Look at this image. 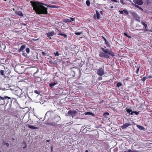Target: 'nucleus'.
<instances>
[{"instance_id": "f3484780", "label": "nucleus", "mask_w": 152, "mask_h": 152, "mask_svg": "<svg viewBox=\"0 0 152 152\" xmlns=\"http://www.w3.org/2000/svg\"><path fill=\"white\" fill-rule=\"evenodd\" d=\"M102 37L104 39V41H105V44H106L107 45V47H109V45H107V44L108 43V42L107 41V40L104 37Z\"/></svg>"}, {"instance_id": "6e6d98bb", "label": "nucleus", "mask_w": 152, "mask_h": 152, "mask_svg": "<svg viewBox=\"0 0 152 152\" xmlns=\"http://www.w3.org/2000/svg\"><path fill=\"white\" fill-rule=\"evenodd\" d=\"M132 152H137V151H132Z\"/></svg>"}, {"instance_id": "a18cd8bd", "label": "nucleus", "mask_w": 152, "mask_h": 152, "mask_svg": "<svg viewBox=\"0 0 152 152\" xmlns=\"http://www.w3.org/2000/svg\"><path fill=\"white\" fill-rule=\"evenodd\" d=\"M137 20L139 21H140V18H138V19H137Z\"/></svg>"}, {"instance_id": "1a4fd4ad", "label": "nucleus", "mask_w": 152, "mask_h": 152, "mask_svg": "<svg viewBox=\"0 0 152 152\" xmlns=\"http://www.w3.org/2000/svg\"><path fill=\"white\" fill-rule=\"evenodd\" d=\"M75 18H70V19H64L63 20V21L65 23L70 22L71 21H73L75 20Z\"/></svg>"}, {"instance_id": "423d86ee", "label": "nucleus", "mask_w": 152, "mask_h": 152, "mask_svg": "<svg viewBox=\"0 0 152 152\" xmlns=\"http://www.w3.org/2000/svg\"><path fill=\"white\" fill-rule=\"evenodd\" d=\"M96 15H94V16L95 18H97V19H99L101 17V14H102L101 12H99L97 11H96Z\"/></svg>"}, {"instance_id": "b1692460", "label": "nucleus", "mask_w": 152, "mask_h": 152, "mask_svg": "<svg viewBox=\"0 0 152 152\" xmlns=\"http://www.w3.org/2000/svg\"><path fill=\"white\" fill-rule=\"evenodd\" d=\"M135 66L136 67V73H138V71H139V67L138 66Z\"/></svg>"}, {"instance_id": "7c9ffc66", "label": "nucleus", "mask_w": 152, "mask_h": 152, "mask_svg": "<svg viewBox=\"0 0 152 152\" xmlns=\"http://www.w3.org/2000/svg\"><path fill=\"white\" fill-rule=\"evenodd\" d=\"M54 55L55 56H58L59 54L58 52L57 51L56 53H54Z\"/></svg>"}, {"instance_id": "58836bf2", "label": "nucleus", "mask_w": 152, "mask_h": 152, "mask_svg": "<svg viewBox=\"0 0 152 152\" xmlns=\"http://www.w3.org/2000/svg\"><path fill=\"white\" fill-rule=\"evenodd\" d=\"M127 152H132V151L131 150L129 149L127 151Z\"/></svg>"}, {"instance_id": "f257e3e1", "label": "nucleus", "mask_w": 152, "mask_h": 152, "mask_svg": "<svg viewBox=\"0 0 152 152\" xmlns=\"http://www.w3.org/2000/svg\"><path fill=\"white\" fill-rule=\"evenodd\" d=\"M34 10L38 14H47V9L42 4V3L38 1H31Z\"/></svg>"}, {"instance_id": "bf43d9fd", "label": "nucleus", "mask_w": 152, "mask_h": 152, "mask_svg": "<svg viewBox=\"0 0 152 152\" xmlns=\"http://www.w3.org/2000/svg\"><path fill=\"white\" fill-rule=\"evenodd\" d=\"M137 152H139L138 151H137Z\"/></svg>"}, {"instance_id": "49530a36", "label": "nucleus", "mask_w": 152, "mask_h": 152, "mask_svg": "<svg viewBox=\"0 0 152 152\" xmlns=\"http://www.w3.org/2000/svg\"><path fill=\"white\" fill-rule=\"evenodd\" d=\"M133 16H134V17H135V16H136V15L135 14V13H134V14H133Z\"/></svg>"}, {"instance_id": "72a5a7b5", "label": "nucleus", "mask_w": 152, "mask_h": 152, "mask_svg": "<svg viewBox=\"0 0 152 152\" xmlns=\"http://www.w3.org/2000/svg\"><path fill=\"white\" fill-rule=\"evenodd\" d=\"M34 92L37 94H39V93L38 91L37 90H35L34 91Z\"/></svg>"}, {"instance_id": "aec40b11", "label": "nucleus", "mask_w": 152, "mask_h": 152, "mask_svg": "<svg viewBox=\"0 0 152 152\" xmlns=\"http://www.w3.org/2000/svg\"><path fill=\"white\" fill-rule=\"evenodd\" d=\"M141 23L144 26L145 28H146V27L147 26V25L144 22H141Z\"/></svg>"}, {"instance_id": "052dcab7", "label": "nucleus", "mask_w": 152, "mask_h": 152, "mask_svg": "<svg viewBox=\"0 0 152 152\" xmlns=\"http://www.w3.org/2000/svg\"><path fill=\"white\" fill-rule=\"evenodd\" d=\"M151 19H152V17L151 18Z\"/></svg>"}, {"instance_id": "4be33fe9", "label": "nucleus", "mask_w": 152, "mask_h": 152, "mask_svg": "<svg viewBox=\"0 0 152 152\" xmlns=\"http://www.w3.org/2000/svg\"><path fill=\"white\" fill-rule=\"evenodd\" d=\"M86 4L88 6H89L90 5V2L89 0H87L86 1Z\"/></svg>"}, {"instance_id": "20e7f679", "label": "nucleus", "mask_w": 152, "mask_h": 152, "mask_svg": "<svg viewBox=\"0 0 152 152\" xmlns=\"http://www.w3.org/2000/svg\"><path fill=\"white\" fill-rule=\"evenodd\" d=\"M131 125V124L129 122L124 124L121 126V127L122 129H124L126 128L127 127Z\"/></svg>"}, {"instance_id": "ea45409f", "label": "nucleus", "mask_w": 152, "mask_h": 152, "mask_svg": "<svg viewBox=\"0 0 152 152\" xmlns=\"http://www.w3.org/2000/svg\"><path fill=\"white\" fill-rule=\"evenodd\" d=\"M134 113L136 115H137L139 114V113L137 112H134Z\"/></svg>"}, {"instance_id": "c85d7f7f", "label": "nucleus", "mask_w": 152, "mask_h": 152, "mask_svg": "<svg viewBox=\"0 0 152 152\" xmlns=\"http://www.w3.org/2000/svg\"><path fill=\"white\" fill-rule=\"evenodd\" d=\"M147 78V77H144L142 79V80L143 81H145Z\"/></svg>"}, {"instance_id": "cd10ccee", "label": "nucleus", "mask_w": 152, "mask_h": 152, "mask_svg": "<svg viewBox=\"0 0 152 152\" xmlns=\"http://www.w3.org/2000/svg\"><path fill=\"white\" fill-rule=\"evenodd\" d=\"M26 51L27 53H29L30 51L29 49L28 48H27L26 49Z\"/></svg>"}, {"instance_id": "f03ea898", "label": "nucleus", "mask_w": 152, "mask_h": 152, "mask_svg": "<svg viewBox=\"0 0 152 152\" xmlns=\"http://www.w3.org/2000/svg\"><path fill=\"white\" fill-rule=\"evenodd\" d=\"M103 52H100L99 56L103 58H110V57H113L115 55L114 53L111 50L107 49L106 48H101Z\"/></svg>"}, {"instance_id": "a211bd4d", "label": "nucleus", "mask_w": 152, "mask_h": 152, "mask_svg": "<svg viewBox=\"0 0 152 152\" xmlns=\"http://www.w3.org/2000/svg\"><path fill=\"white\" fill-rule=\"evenodd\" d=\"M8 98L9 99H11L10 97H8L7 96H5L4 97V98H3L0 96V99H6V98Z\"/></svg>"}, {"instance_id": "a19ab883", "label": "nucleus", "mask_w": 152, "mask_h": 152, "mask_svg": "<svg viewBox=\"0 0 152 152\" xmlns=\"http://www.w3.org/2000/svg\"><path fill=\"white\" fill-rule=\"evenodd\" d=\"M102 79V78L101 77H99V78H98V79L99 80H101Z\"/></svg>"}, {"instance_id": "680f3d73", "label": "nucleus", "mask_w": 152, "mask_h": 152, "mask_svg": "<svg viewBox=\"0 0 152 152\" xmlns=\"http://www.w3.org/2000/svg\"><path fill=\"white\" fill-rule=\"evenodd\" d=\"M4 0L5 1H6L7 0Z\"/></svg>"}, {"instance_id": "4468645a", "label": "nucleus", "mask_w": 152, "mask_h": 152, "mask_svg": "<svg viewBox=\"0 0 152 152\" xmlns=\"http://www.w3.org/2000/svg\"><path fill=\"white\" fill-rule=\"evenodd\" d=\"M25 48V46L24 45H22L20 48L19 50L18 51L19 52H20L21 51H22L23 50H24Z\"/></svg>"}, {"instance_id": "ddd939ff", "label": "nucleus", "mask_w": 152, "mask_h": 152, "mask_svg": "<svg viewBox=\"0 0 152 152\" xmlns=\"http://www.w3.org/2000/svg\"><path fill=\"white\" fill-rule=\"evenodd\" d=\"M16 14L18 15L21 16H23V15L22 12L20 11H17L16 12Z\"/></svg>"}, {"instance_id": "a878e982", "label": "nucleus", "mask_w": 152, "mask_h": 152, "mask_svg": "<svg viewBox=\"0 0 152 152\" xmlns=\"http://www.w3.org/2000/svg\"><path fill=\"white\" fill-rule=\"evenodd\" d=\"M4 71L3 70H1L0 71V73L1 75H4Z\"/></svg>"}, {"instance_id": "c9c22d12", "label": "nucleus", "mask_w": 152, "mask_h": 152, "mask_svg": "<svg viewBox=\"0 0 152 152\" xmlns=\"http://www.w3.org/2000/svg\"><path fill=\"white\" fill-rule=\"evenodd\" d=\"M42 54L43 56L46 55V53H45V52H42Z\"/></svg>"}, {"instance_id": "f8f14e48", "label": "nucleus", "mask_w": 152, "mask_h": 152, "mask_svg": "<svg viewBox=\"0 0 152 152\" xmlns=\"http://www.w3.org/2000/svg\"><path fill=\"white\" fill-rule=\"evenodd\" d=\"M137 126L140 130H144L145 129V128L143 127L142 126H140L139 125H137Z\"/></svg>"}, {"instance_id": "e433bc0d", "label": "nucleus", "mask_w": 152, "mask_h": 152, "mask_svg": "<svg viewBox=\"0 0 152 152\" xmlns=\"http://www.w3.org/2000/svg\"><path fill=\"white\" fill-rule=\"evenodd\" d=\"M50 6H51V7H51V8H56V6H55L50 5Z\"/></svg>"}, {"instance_id": "393cba45", "label": "nucleus", "mask_w": 152, "mask_h": 152, "mask_svg": "<svg viewBox=\"0 0 152 152\" xmlns=\"http://www.w3.org/2000/svg\"><path fill=\"white\" fill-rule=\"evenodd\" d=\"M42 4L43 5L45 6H47V7H51V6H50V5H48V4H44L43 3H42Z\"/></svg>"}, {"instance_id": "2f4dec72", "label": "nucleus", "mask_w": 152, "mask_h": 152, "mask_svg": "<svg viewBox=\"0 0 152 152\" xmlns=\"http://www.w3.org/2000/svg\"><path fill=\"white\" fill-rule=\"evenodd\" d=\"M112 1H113V2H119V1H118L116 0H111Z\"/></svg>"}, {"instance_id": "dca6fc26", "label": "nucleus", "mask_w": 152, "mask_h": 152, "mask_svg": "<svg viewBox=\"0 0 152 152\" xmlns=\"http://www.w3.org/2000/svg\"><path fill=\"white\" fill-rule=\"evenodd\" d=\"M57 84V83L53 82L52 83L50 84H49L50 86L51 87H53L54 86H55L56 84Z\"/></svg>"}, {"instance_id": "2eb2a0df", "label": "nucleus", "mask_w": 152, "mask_h": 152, "mask_svg": "<svg viewBox=\"0 0 152 152\" xmlns=\"http://www.w3.org/2000/svg\"><path fill=\"white\" fill-rule=\"evenodd\" d=\"M28 127L30 129H38V128L37 127L31 125L29 126Z\"/></svg>"}, {"instance_id": "c756f323", "label": "nucleus", "mask_w": 152, "mask_h": 152, "mask_svg": "<svg viewBox=\"0 0 152 152\" xmlns=\"http://www.w3.org/2000/svg\"><path fill=\"white\" fill-rule=\"evenodd\" d=\"M126 15H128L129 14V12L125 10H124V12Z\"/></svg>"}, {"instance_id": "f704fd0d", "label": "nucleus", "mask_w": 152, "mask_h": 152, "mask_svg": "<svg viewBox=\"0 0 152 152\" xmlns=\"http://www.w3.org/2000/svg\"><path fill=\"white\" fill-rule=\"evenodd\" d=\"M124 12V10L123 11H120V12L121 14H123Z\"/></svg>"}, {"instance_id": "6e6552de", "label": "nucleus", "mask_w": 152, "mask_h": 152, "mask_svg": "<svg viewBox=\"0 0 152 152\" xmlns=\"http://www.w3.org/2000/svg\"><path fill=\"white\" fill-rule=\"evenodd\" d=\"M133 2L135 4L141 5L143 4V1L142 0H133Z\"/></svg>"}, {"instance_id": "0eeeda50", "label": "nucleus", "mask_w": 152, "mask_h": 152, "mask_svg": "<svg viewBox=\"0 0 152 152\" xmlns=\"http://www.w3.org/2000/svg\"><path fill=\"white\" fill-rule=\"evenodd\" d=\"M97 74L100 76H102L104 74V70L102 68H101L99 69L97 72Z\"/></svg>"}, {"instance_id": "37998d69", "label": "nucleus", "mask_w": 152, "mask_h": 152, "mask_svg": "<svg viewBox=\"0 0 152 152\" xmlns=\"http://www.w3.org/2000/svg\"><path fill=\"white\" fill-rule=\"evenodd\" d=\"M145 1L146 2L147 4H148L149 2V0H145Z\"/></svg>"}, {"instance_id": "603ef678", "label": "nucleus", "mask_w": 152, "mask_h": 152, "mask_svg": "<svg viewBox=\"0 0 152 152\" xmlns=\"http://www.w3.org/2000/svg\"><path fill=\"white\" fill-rule=\"evenodd\" d=\"M110 8H113V6H111V7Z\"/></svg>"}, {"instance_id": "5701e85b", "label": "nucleus", "mask_w": 152, "mask_h": 152, "mask_svg": "<svg viewBox=\"0 0 152 152\" xmlns=\"http://www.w3.org/2000/svg\"><path fill=\"white\" fill-rule=\"evenodd\" d=\"M82 33V32H75V34L76 35H80Z\"/></svg>"}, {"instance_id": "9d476101", "label": "nucleus", "mask_w": 152, "mask_h": 152, "mask_svg": "<svg viewBox=\"0 0 152 152\" xmlns=\"http://www.w3.org/2000/svg\"><path fill=\"white\" fill-rule=\"evenodd\" d=\"M56 34L54 31H51L50 32L46 33V34L48 37L52 36Z\"/></svg>"}, {"instance_id": "473e14b6", "label": "nucleus", "mask_w": 152, "mask_h": 152, "mask_svg": "<svg viewBox=\"0 0 152 152\" xmlns=\"http://www.w3.org/2000/svg\"><path fill=\"white\" fill-rule=\"evenodd\" d=\"M124 35L125 36H126V37H129V38H131V37L129 36L126 33H124Z\"/></svg>"}, {"instance_id": "4d7b16f0", "label": "nucleus", "mask_w": 152, "mask_h": 152, "mask_svg": "<svg viewBox=\"0 0 152 152\" xmlns=\"http://www.w3.org/2000/svg\"><path fill=\"white\" fill-rule=\"evenodd\" d=\"M124 152H127V151H125Z\"/></svg>"}, {"instance_id": "9b49d317", "label": "nucleus", "mask_w": 152, "mask_h": 152, "mask_svg": "<svg viewBox=\"0 0 152 152\" xmlns=\"http://www.w3.org/2000/svg\"><path fill=\"white\" fill-rule=\"evenodd\" d=\"M127 112L130 113L131 115H133V113H134V112H132V110L130 109H128L127 110Z\"/></svg>"}, {"instance_id": "4c0bfd02", "label": "nucleus", "mask_w": 152, "mask_h": 152, "mask_svg": "<svg viewBox=\"0 0 152 152\" xmlns=\"http://www.w3.org/2000/svg\"><path fill=\"white\" fill-rule=\"evenodd\" d=\"M5 145L7 147H9V144L8 143H5Z\"/></svg>"}, {"instance_id": "864d4df0", "label": "nucleus", "mask_w": 152, "mask_h": 152, "mask_svg": "<svg viewBox=\"0 0 152 152\" xmlns=\"http://www.w3.org/2000/svg\"><path fill=\"white\" fill-rule=\"evenodd\" d=\"M85 152H88V150H86Z\"/></svg>"}, {"instance_id": "6ab92c4d", "label": "nucleus", "mask_w": 152, "mask_h": 152, "mask_svg": "<svg viewBox=\"0 0 152 152\" xmlns=\"http://www.w3.org/2000/svg\"><path fill=\"white\" fill-rule=\"evenodd\" d=\"M58 35H59L63 36L65 38H66L67 36L66 34H64L62 33H59Z\"/></svg>"}, {"instance_id": "412c9836", "label": "nucleus", "mask_w": 152, "mask_h": 152, "mask_svg": "<svg viewBox=\"0 0 152 152\" xmlns=\"http://www.w3.org/2000/svg\"><path fill=\"white\" fill-rule=\"evenodd\" d=\"M122 85V84L120 82L118 83L117 84V86L118 87L121 86Z\"/></svg>"}, {"instance_id": "39448f33", "label": "nucleus", "mask_w": 152, "mask_h": 152, "mask_svg": "<svg viewBox=\"0 0 152 152\" xmlns=\"http://www.w3.org/2000/svg\"><path fill=\"white\" fill-rule=\"evenodd\" d=\"M22 94V91L20 89H18L15 92V94L19 97H20Z\"/></svg>"}, {"instance_id": "09e8293b", "label": "nucleus", "mask_w": 152, "mask_h": 152, "mask_svg": "<svg viewBox=\"0 0 152 152\" xmlns=\"http://www.w3.org/2000/svg\"><path fill=\"white\" fill-rule=\"evenodd\" d=\"M105 114L107 115H109V113H105Z\"/></svg>"}, {"instance_id": "5fc2aeb1", "label": "nucleus", "mask_w": 152, "mask_h": 152, "mask_svg": "<svg viewBox=\"0 0 152 152\" xmlns=\"http://www.w3.org/2000/svg\"><path fill=\"white\" fill-rule=\"evenodd\" d=\"M52 150H53L52 146V149H51V151H52Z\"/></svg>"}, {"instance_id": "bb28decb", "label": "nucleus", "mask_w": 152, "mask_h": 152, "mask_svg": "<svg viewBox=\"0 0 152 152\" xmlns=\"http://www.w3.org/2000/svg\"><path fill=\"white\" fill-rule=\"evenodd\" d=\"M92 114V113L91 112H87V113H86L85 114L86 115H91Z\"/></svg>"}, {"instance_id": "c03bdc74", "label": "nucleus", "mask_w": 152, "mask_h": 152, "mask_svg": "<svg viewBox=\"0 0 152 152\" xmlns=\"http://www.w3.org/2000/svg\"><path fill=\"white\" fill-rule=\"evenodd\" d=\"M147 77V78H151L152 77L151 76H148Z\"/></svg>"}, {"instance_id": "79ce46f5", "label": "nucleus", "mask_w": 152, "mask_h": 152, "mask_svg": "<svg viewBox=\"0 0 152 152\" xmlns=\"http://www.w3.org/2000/svg\"><path fill=\"white\" fill-rule=\"evenodd\" d=\"M120 2L121 3L123 4H124V1L123 0H120Z\"/></svg>"}, {"instance_id": "3c124183", "label": "nucleus", "mask_w": 152, "mask_h": 152, "mask_svg": "<svg viewBox=\"0 0 152 152\" xmlns=\"http://www.w3.org/2000/svg\"><path fill=\"white\" fill-rule=\"evenodd\" d=\"M135 6L137 7H138V5H135Z\"/></svg>"}, {"instance_id": "13d9d810", "label": "nucleus", "mask_w": 152, "mask_h": 152, "mask_svg": "<svg viewBox=\"0 0 152 152\" xmlns=\"http://www.w3.org/2000/svg\"><path fill=\"white\" fill-rule=\"evenodd\" d=\"M25 148V147H23V148Z\"/></svg>"}, {"instance_id": "de8ad7c7", "label": "nucleus", "mask_w": 152, "mask_h": 152, "mask_svg": "<svg viewBox=\"0 0 152 152\" xmlns=\"http://www.w3.org/2000/svg\"><path fill=\"white\" fill-rule=\"evenodd\" d=\"M130 1V2H132V4L133 5H134V3H133L131 1Z\"/></svg>"}, {"instance_id": "7ed1b4c3", "label": "nucleus", "mask_w": 152, "mask_h": 152, "mask_svg": "<svg viewBox=\"0 0 152 152\" xmlns=\"http://www.w3.org/2000/svg\"><path fill=\"white\" fill-rule=\"evenodd\" d=\"M77 113V112L75 111L70 110L68 112L67 115L71 116L72 118H73L76 116Z\"/></svg>"}, {"instance_id": "8fccbe9b", "label": "nucleus", "mask_w": 152, "mask_h": 152, "mask_svg": "<svg viewBox=\"0 0 152 152\" xmlns=\"http://www.w3.org/2000/svg\"><path fill=\"white\" fill-rule=\"evenodd\" d=\"M49 141H50V140H47V142H49Z\"/></svg>"}]
</instances>
